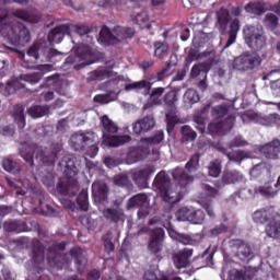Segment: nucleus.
Segmentation results:
<instances>
[{"instance_id":"obj_1","label":"nucleus","mask_w":280,"mask_h":280,"mask_svg":"<svg viewBox=\"0 0 280 280\" xmlns=\"http://www.w3.org/2000/svg\"><path fill=\"white\" fill-rule=\"evenodd\" d=\"M62 140L52 142L49 148H43L37 144H24L20 149V156L25 160L31 167H39L42 173L40 180L47 189L56 187V173L54 165L56 160L62 154Z\"/></svg>"},{"instance_id":"obj_2","label":"nucleus","mask_w":280,"mask_h":280,"mask_svg":"<svg viewBox=\"0 0 280 280\" xmlns=\"http://www.w3.org/2000/svg\"><path fill=\"white\" fill-rule=\"evenodd\" d=\"M0 36L14 45V47H25L32 35L30 30L21 22H11L10 13L5 9L0 8Z\"/></svg>"},{"instance_id":"obj_3","label":"nucleus","mask_w":280,"mask_h":280,"mask_svg":"<svg viewBox=\"0 0 280 280\" xmlns=\"http://www.w3.org/2000/svg\"><path fill=\"white\" fill-rule=\"evenodd\" d=\"M125 91H144L143 95H149L148 102L143 105V110L152 108V106H163V93L165 88L152 89V82L140 80L125 85Z\"/></svg>"},{"instance_id":"obj_4","label":"nucleus","mask_w":280,"mask_h":280,"mask_svg":"<svg viewBox=\"0 0 280 280\" xmlns=\"http://www.w3.org/2000/svg\"><path fill=\"white\" fill-rule=\"evenodd\" d=\"M171 187L172 182L170 179V175L164 171L158 173L153 179V189L160 194L164 202H168V205H176V202H178V192L173 191Z\"/></svg>"},{"instance_id":"obj_5","label":"nucleus","mask_w":280,"mask_h":280,"mask_svg":"<svg viewBox=\"0 0 280 280\" xmlns=\"http://www.w3.org/2000/svg\"><path fill=\"white\" fill-rule=\"evenodd\" d=\"M261 65V57L257 52L245 51L238 57L234 58L232 68L235 71H253Z\"/></svg>"},{"instance_id":"obj_6","label":"nucleus","mask_w":280,"mask_h":280,"mask_svg":"<svg viewBox=\"0 0 280 280\" xmlns=\"http://www.w3.org/2000/svg\"><path fill=\"white\" fill-rule=\"evenodd\" d=\"M27 56L34 60H45L46 62H54L56 56H62V52L50 48L45 43H35L27 50Z\"/></svg>"},{"instance_id":"obj_7","label":"nucleus","mask_w":280,"mask_h":280,"mask_svg":"<svg viewBox=\"0 0 280 280\" xmlns=\"http://www.w3.org/2000/svg\"><path fill=\"white\" fill-rule=\"evenodd\" d=\"M243 34L250 49H261L266 45L262 26L247 25L244 27Z\"/></svg>"},{"instance_id":"obj_8","label":"nucleus","mask_w":280,"mask_h":280,"mask_svg":"<svg viewBox=\"0 0 280 280\" xmlns=\"http://www.w3.org/2000/svg\"><path fill=\"white\" fill-rule=\"evenodd\" d=\"M236 119L237 117L235 115L230 114L223 120L211 121L208 125V133L211 137H224V135H229L233 130Z\"/></svg>"},{"instance_id":"obj_9","label":"nucleus","mask_w":280,"mask_h":280,"mask_svg":"<svg viewBox=\"0 0 280 280\" xmlns=\"http://www.w3.org/2000/svg\"><path fill=\"white\" fill-rule=\"evenodd\" d=\"M43 80V72H35L31 74H21L15 81L9 83L5 89V95H12L16 89H25V84L23 82H27V84H38Z\"/></svg>"},{"instance_id":"obj_10","label":"nucleus","mask_w":280,"mask_h":280,"mask_svg":"<svg viewBox=\"0 0 280 280\" xmlns=\"http://www.w3.org/2000/svg\"><path fill=\"white\" fill-rule=\"evenodd\" d=\"M230 246L235 252V256L243 261L244 264H248L249 261H253V258L255 257V252H253V247L250 244L245 242L244 240H232L230 241Z\"/></svg>"},{"instance_id":"obj_11","label":"nucleus","mask_w":280,"mask_h":280,"mask_svg":"<svg viewBox=\"0 0 280 280\" xmlns=\"http://www.w3.org/2000/svg\"><path fill=\"white\" fill-rule=\"evenodd\" d=\"M176 218L179 222H190V224H205V211L201 209H192V208H180L176 212Z\"/></svg>"},{"instance_id":"obj_12","label":"nucleus","mask_w":280,"mask_h":280,"mask_svg":"<svg viewBox=\"0 0 280 280\" xmlns=\"http://www.w3.org/2000/svg\"><path fill=\"white\" fill-rule=\"evenodd\" d=\"M129 209H138V219L143 220L150 215V203L147 194H138L128 200Z\"/></svg>"},{"instance_id":"obj_13","label":"nucleus","mask_w":280,"mask_h":280,"mask_svg":"<svg viewBox=\"0 0 280 280\" xmlns=\"http://www.w3.org/2000/svg\"><path fill=\"white\" fill-rule=\"evenodd\" d=\"M70 143L71 148H73L75 152H82L86 150L88 145H91V143H95V132H77L71 136Z\"/></svg>"},{"instance_id":"obj_14","label":"nucleus","mask_w":280,"mask_h":280,"mask_svg":"<svg viewBox=\"0 0 280 280\" xmlns=\"http://www.w3.org/2000/svg\"><path fill=\"white\" fill-rule=\"evenodd\" d=\"M165 240V231L161 228L154 229L150 234L148 250L151 255L159 257V253L163 250V242Z\"/></svg>"},{"instance_id":"obj_15","label":"nucleus","mask_w":280,"mask_h":280,"mask_svg":"<svg viewBox=\"0 0 280 280\" xmlns=\"http://www.w3.org/2000/svg\"><path fill=\"white\" fill-rule=\"evenodd\" d=\"M155 172L156 170L154 168V166L149 165L144 168H140L138 171L132 172L131 178L133 183L137 185V187H140V189H148V185L150 183V176Z\"/></svg>"},{"instance_id":"obj_16","label":"nucleus","mask_w":280,"mask_h":280,"mask_svg":"<svg viewBox=\"0 0 280 280\" xmlns=\"http://www.w3.org/2000/svg\"><path fill=\"white\" fill-rule=\"evenodd\" d=\"M191 257H194L192 248H183L173 254V264L176 270H183V268H189L191 266Z\"/></svg>"},{"instance_id":"obj_17","label":"nucleus","mask_w":280,"mask_h":280,"mask_svg":"<svg viewBox=\"0 0 280 280\" xmlns=\"http://www.w3.org/2000/svg\"><path fill=\"white\" fill-rule=\"evenodd\" d=\"M55 190L60 196H75L78 194V180L60 177Z\"/></svg>"},{"instance_id":"obj_18","label":"nucleus","mask_w":280,"mask_h":280,"mask_svg":"<svg viewBox=\"0 0 280 280\" xmlns=\"http://www.w3.org/2000/svg\"><path fill=\"white\" fill-rule=\"evenodd\" d=\"M93 56V50L88 45H79L74 48V54L68 56L65 60V65H75V62H82V60H89Z\"/></svg>"},{"instance_id":"obj_19","label":"nucleus","mask_w":280,"mask_h":280,"mask_svg":"<svg viewBox=\"0 0 280 280\" xmlns=\"http://www.w3.org/2000/svg\"><path fill=\"white\" fill-rule=\"evenodd\" d=\"M7 233H28L31 231L27 225V219H9L3 223Z\"/></svg>"},{"instance_id":"obj_20","label":"nucleus","mask_w":280,"mask_h":280,"mask_svg":"<svg viewBox=\"0 0 280 280\" xmlns=\"http://www.w3.org/2000/svg\"><path fill=\"white\" fill-rule=\"evenodd\" d=\"M155 124L154 115L150 114L136 121L132 126V130L135 135H144V132H150V130L154 128Z\"/></svg>"},{"instance_id":"obj_21","label":"nucleus","mask_w":280,"mask_h":280,"mask_svg":"<svg viewBox=\"0 0 280 280\" xmlns=\"http://www.w3.org/2000/svg\"><path fill=\"white\" fill-rule=\"evenodd\" d=\"M272 166H270V164L260 162L253 166V168L249 171V175L256 180H266V178H270Z\"/></svg>"},{"instance_id":"obj_22","label":"nucleus","mask_w":280,"mask_h":280,"mask_svg":"<svg viewBox=\"0 0 280 280\" xmlns=\"http://www.w3.org/2000/svg\"><path fill=\"white\" fill-rule=\"evenodd\" d=\"M130 141H132V138L128 135L113 136L110 133H104L102 145H105L106 148H119V145L130 143Z\"/></svg>"},{"instance_id":"obj_23","label":"nucleus","mask_w":280,"mask_h":280,"mask_svg":"<svg viewBox=\"0 0 280 280\" xmlns=\"http://www.w3.org/2000/svg\"><path fill=\"white\" fill-rule=\"evenodd\" d=\"M110 189L104 180H96L92 184V195L97 202H106L108 200V194Z\"/></svg>"},{"instance_id":"obj_24","label":"nucleus","mask_w":280,"mask_h":280,"mask_svg":"<svg viewBox=\"0 0 280 280\" xmlns=\"http://www.w3.org/2000/svg\"><path fill=\"white\" fill-rule=\"evenodd\" d=\"M275 218H277V213L272 208H262L253 213L256 224H270Z\"/></svg>"},{"instance_id":"obj_25","label":"nucleus","mask_w":280,"mask_h":280,"mask_svg":"<svg viewBox=\"0 0 280 280\" xmlns=\"http://www.w3.org/2000/svg\"><path fill=\"white\" fill-rule=\"evenodd\" d=\"M70 257L74 260L77 271L79 275L84 272V268H86V264H89V259L84 255V252L81 247H72L70 249Z\"/></svg>"},{"instance_id":"obj_26","label":"nucleus","mask_w":280,"mask_h":280,"mask_svg":"<svg viewBox=\"0 0 280 280\" xmlns=\"http://www.w3.org/2000/svg\"><path fill=\"white\" fill-rule=\"evenodd\" d=\"M115 75V72L106 67H100L89 73V82H103V80H108Z\"/></svg>"},{"instance_id":"obj_27","label":"nucleus","mask_w":280,"mask_h":280,"mask_svg":"<svg viewBox=\"0 0 280 280\" xmlns=\"http://www.w3.org/2000/svg\"><path fill=\"white\" fill-rule=\"evenodd\" d=\"M68 33H69V25H59L52 28L48 33V42L50 43V45H58L62 43L65 38V34H68Z\"/></svg>"},{"instance_id":"obj_28","label":"nucleus","mask_w":280,"mask_h":280,"mask_svg":"<svg viewBox=\"0 0 280 280\" xmlns=\"http://www.w3.org/2000/svg\"><path fill=\"white\" fill-rule=\"evenodd\" d=\"M261 154L266 159H279L280 153V141L279 139L272 140L260 148Z\"/></svg>"},{"instance_id":"obj_29","label":"nucleus","mask_w":280,"mask_h":280,"mask_svg":"<svg viewBox=\"0 0 280 280\" xmlns=\"http://www.w3.org/2000/svg\"><path fill=\"white\" fill-rule=\"evenodd\" d=\"M32 260L34 264L45 261V245L38 238L32 241Z\"/></svg>"},{"instance_id":"obj_30","label":"nucleus","mask_w":280,"mask_h":280,"mask_svg":"<svg viewBox=\"0 0 280 280\" xmlns=\"http://www.w3.org/2000/svg\"><path fill=\"white\" fill-rule=\"evenodd\" d=\"M178 104V91L171 90L164 94L162 97V106L164 110L178 109L176 106Z\"/></svg>"},{"instance_id":"obj_31","label":"nucleus","mask_w":280,"mask_h":280,"mask_svg":"<svg viewBox=\"0 0 280 280\" xmlns=\"http://www.w3.org/2000/svg\"><path fill=\"white\" fill-rule=\"evenodd\" d=\"M242 25L240 24V19H234L230 23V28L228 31V40L223 47V49H229L231 45H234L235 40H237V34L241 30Z\"/></svg>"},{"instance_id":"obj_32","label":"nucleus","mask_w":280,"mask_h":280,"mask_svg":"<svg viewBox=\"0 0 280 280\" xmlns=\"http://www.w3.org/2000/svg\"><path fill=\"white\" fill-rule=\"evenodd\" d=\"M245 12L247 14H255V16H261L262 14H266L268 12V3L266 2H248L244 7Z\"/></svg>"},{"instance_id":"obj_33","label":"nucleus","mask_w":280,"mask_h":280,"mask_svg":"<svg viewBox=\"0 0 280 280\" xmlns=\"http://www.w3.org/2000/svg\"><path fill=\"white\" fill-rule=\"evenodd\" d=\"M173 180L179 185V187H185L189 183H194V176L185 171V168H175L173 172Z\"/></svg>"},{"instance_id":"obj_34","label":"nucleus","mask_w":280,"mask_h":280,"mask_svg":"<svg viewBox=\"0 0 280 280\" xmlns=\"http://www.w3.org/2000/svg\"><path fill=\"white\" fill-rule=\"evenodd\" d=\"M124 215V209L120 208H106L103 210V218L113 224H119Z\"/></svg>"},{"instance_id":"obj_35","label":"nucleus","mask_w":280,"mask_h":280,"mask_svg":"<svg viewBox=\"0 0 280 280\" xmlns=\"http://www.w3.org/2000/svg\"><path fill=\"white\" fill-rule=\"evenodd\" d=\"M165 110V121H166V132L172 135L176 124H179L180 118H178V109H164Z\"/></svg>"},{"instance_id":"obj_36","label":"nucleus","mask_w":280,"mask_h":280,"mask_svg":"<svg viewBox=\"0 0 280 280\" xmlns=\"http://www.w3.org/2000/svg\"><path fill=\"white\" fill-rule=\"evenodd\" d=\"M243 178L244 175H242L240 171L225 170L222 174L221 182L223 183V185H235V183H241Z\"/></svg>"},{"instance_id":"obj_37","label":"nucleus","mask_w":280,"mask_h":280,"mask_svg":"<svg viewBox=\"0 0 280 280\" xmlns=\"http://www.w3.org/2000/svg\"><path fill=\"white\" fill-rule=\"evenodd\" d=\"M231 110H233V105H215L211 108V117H213V119H222L223 117H229V115H235L231 114Z\"/></svg>"},{"instance_id":"obj_38","label":"nucleus","mask_w":280,"mask_h":280,"mask_svg":"<svg viewBox=\"0 0 280 280\" xmlns=\"http://www.w3.org/2000/svg\"><path fill=\"white\" fill-rule=\"evenodd\" d=\"M217 21L220 32L224 34V32H226V27H229V22L231 21V13L228 9L221 8L217 11Z\"/></svg>"},{"instance_id":"obj_39","label":"nucleus","mask_w":280,"mask_h":280,"mask_svg":"<svg viewBox=\"0 0 280 280\" xmlns=\"http://www.w3.org/2000/svg\"><path fill=\"white\" fill-rule=\"evenodd\" d=\"M12 117H13L18 128L20 130H23V128H25V126L27 124L25 121V107H23V105H15L13 107Z\"/></svg>"},{"instance_id":"obj_40","label":"nucleus","mask_w":280,"mask_h":280,"mask_svg":"<svg viewBox=\"0 0 280 280\" xmlns=\"http://www.w3.org/2000/svg\"><path fill=\"white\" fill-rule=\"evenodd\" d=\"M63 161L66 163L63 178H69V180H73V178L78 176V166H75V162L71 158H65Z\"/></svg>"},{"instance_id":"obj_41","label":"nucleus","mask_w":280,"mask_h":280,"mask_svg":"<svg viewBox=\"0 0 280 280\" xmlns=\"http://www.w3.org/2000/svg\"><path fill=\"white\" fill-rule=\"evenodd\" d=\"M114 34L116 36V40L121 43V40H126L127 38H132L135 36V28L132 27H114Z\"/></svg>"},{"instance_id":"obj_42","label":"nucleus","mask_w":280,"mask_h":280,"mask_svg":"<svg viewBox=\"0 0 280 280\" xmlns=\"http://www.w3.org/2000/svg\"><path fill=\"white\" fill-rule=\"evenodd\" d=\"M265 233L268 237L280 240V221H277V218H275L270 223L267 224Z\"/></svg>"},{"instance_id":"obj_43","label":"nucleus","mask_w":280,"mask_h":280,"mask_svg":"<svg viewBox=\"0 0 280 280\" xmlns=\"http://www.w3.org/2000/svg\"><path fill=\"white\" fill-rule=\"evenodd\" d=\"M27 113L30 117L33 119H40V117H45V115H49V107L43 105H32Z\"/></svg>"},{"instance_id":"obj_44","label":"nucleus","mask_w":280,"mask_h":280,"mask_svg":"<svg viewBox=\"0 0 280 280\" xmlns=\"http://www.w3.org/2000/svg\"><path fill=\"white\" fill-rule=\"evenodd\" d=\"M2 167L5 172H9V174L21 173V165L10 158L2 159Z\"/></svg>"},{"instance_id":"obj_45","label":"nucleus","mask_w":280,"mask_h":280,"mask_svg":"<svg viewBox=\"0 0 280 280\" xmlns=\"http://www.w3.org/2000/svg\"><path fill=\"white\" fill-rule=\"evenodd\" d=\"M153 47L155 48V58H159L160 60H163V58H167L170 54V46H167V44H163L162 42H155L153 44Z\"/></svg>"},{"instance_id":"obj_46","label":"nucleus","mask_w":280,"mask_h":280,"mask_svg":"<svg viewBox=\"0 0 280 280\" xmlns=\"http://www.w3.org/2000/svg\"><path fill=\"white\" fill-rule=\"evenodd\" d=\"M100 38L102 43H105L106 45H113V43L117 40V35H115L114 31L110 32V28L105 27L100 32Z\"/></svg>"},{"instance_id":"obj_47","label":"nucleus","mask_w":280,"mask_h":280,"mask_svg":"<svg viewBox=\"0 0 280 280\" xmlns=\"http://www.w3.org/2000/svg\"><path fill=\"white\" fill-rule=\"evenodd\" d=\"M264 24L270 32H275L279 27V18L273 13H267L264 19Z\"/></svg>"},{"instance_id":"obj_48","label":"nucleus","mask_w":280,"mask_h":280,"mask_svg":"<svg viewBox=\"0 0 280 280\" xmlns=\"http://www.w3.org/2000/svg\"><path fill=\"white\" fill-rule=\"evenodd\" d=\"M249 156H250V153L244 150H237L232 153L230 152V154H228L229 161H232L233 163H238V165L242 164L244 159H248Z\"/></svg>"},{"instance_id":"obj_49","label":"nucleus","mask_w":280,"mask_h":280,"mask_svg":"<svg viewBox=\"0 0 280 280\" xmlns=\"http://www.w3.org/2000/svg\"><path fill=\"white\" fill-rule=\"evenodd\" d=\"M180 132H182V140L186 142L196 141L198 137V133H196V131H194V129H191L189 125H184L180 128Z\"/></svg>"},{"instance_id":"obj_50","label":"nucleus","mask_w":280,"mask_h":280,"mask_svg":"<svg viewBox=\"0 0 280 280\" xmlns=\"http://www.w3.org/2000/svg\"><path fill=\"white\" fill-rule=\"evenodd\" d=\"M200 165V153H195L190 156L185 165V170L191 174V172H197Z\"/></svg>"},{"instance_id":"obj_51","label":"nucleus","mask_w":280,"mask_h":280,"mask_svg":"<svg viewBox=\"0 0 280 280\" xmlns=\"http://www.w3.org/2000/svg\"><path fill=\"white\" fill-rule=\"evenodd\" d=\"M52 261L57 270H62V268H67L70 264L69 257L65 254H55Z\"/></svg>"},{"instance_id":"obj_52","label":"nucleus","mask_w":280,"mask_h":280,"mask_svg":"<svg viewBox=\"0 0 280 280\" xmlns=\"http://www.w3.org/2000/svg\"><path fill=\"white\" fill-rule=\"evenodd\" d=\"M101 121L106 132L117 135L119 127H117V125L110 118H108V116H103Z\"/></svg>"},{"instance_id":"obj_53","label":"nucleus","mask_w":280,"mask_h":280,"mask_svg":"<svg viewBox=\"0 0 280 280\" xmlns=\"http://www.w3.org/2000/svg\"><path fill=\"white\" fill-rule=\"evenodd\" d=\"M208 174L212 178H218V176L222 174V163H220L218 160L210 162L208 166Z\"/></svg>"},{"instance_id":"obj_54","label":"nucleus","mask_w":280,"mask_h":280,"mask_svg":"<svg viewBox=\"0 0 280 280\" xmlns=\"http://www.w3.org/2000/svg\"><path fill=\"white\" fill-rule=\"evenodd\" d=\"M113 183L117 187H126L127 189H130V187H132V184L130 183V178H128V175H124V174L115 175Z\"/></svg>"},{"instance_id":"obj_55","label":"nucleus","mask_w":280,"mask_h":280,"mask_svg":"<svg viewBox=\"0 0 280 280\" xmlns=\"http://www.w3.org/2000/svg\"><path fill=\"white\" fill-rule=\"evenodd\" d=\"M77 205L81 211H89V194L82 190L79 196L77 197Z\"/></svg>"},{"instance_id":"obj_56","label":"nucleus","mask_w":280,"mask_h":280,"mask_svg":"<svg viewBox=\"0 0 280 280\" xmlns=\"http://www.w3.org/2000/svg\"><path fill=\"white\" fill-rule=\"evenodd\" d=\"M13 16L20 19L21 21H25V23H36V20H34L32 14L25 10L18 9L13 11Z\"/></svg>"},{"instance_id":"obj_57","label":"nucleus","mask_w":280,"mask_h":280,"mask_svg":"<svg viewBox=\"0 0 280 280\" xmlns=\"http://www.w3.org/2000/svg\"><path fill=\"white\" fill-rule=\"evenodd\" d=\"M255 194H260V196H265V198H270L272 196L277 195V191L272 189L271 186L265 185L260 187L259 189H255Z\"/></svg>"},{"instance_id":"obj_58","label":"nucleus","mask_w":280,"mask_h":280,"mask_svg":"<svg viewBox=\"0 0 280 280\" xmlns=\"http://www.w3.org/2000/svg\"><path fill=\"white\" fill-rule=\"evenodd\" d=\"M200 73H207V65H205V63L195 65L191 68L190 77L198 78V75H200Z\"/></svg>"},{"instance_id":"obj_59","label":"nucleus","mask_w":280,"mask_h":280,"mask_svg":"<svg viewBox=\"0 0 280 280\" xmlns=\"http://www.w3.org/2000/svg\"><path fill=\"white\" fill-rule=\"evenodd\" d=\"M106 253H113L115 250V243L110 240V232L102 237Z\"/></svg>"},{"instance_id":"obj_60","label":"nucleus","mask_w":280,"mask_h":280,"mask_svg":"<svg viewBox=\"0 0 280 280\" xmlns=\"http://www.w3.org/2000/svg\"><path fill=\"white\" fill-rule=\"evenodd\" d=\"M201 189L208 198H215L219 194L218 189L209 184H201Z\"/></svg>"},{"instance_id":"obj_61","label":"nucleus","mask_w":280,"mask_h":280,"mask_svg":"<svg viewBox=\"0 0 280 280\" xmlns=\"http://www.w3.org/2000/svg\"><path fill=\"white\" fill-rule=\"evenodd\" d=\"M195 60H198V49L197 48H190L186 58H185V65L186 67H189L191 62Z\"/></svg>"},{"instance_id":"obj_62","label":"nucleus","mask_w":280,"mask_h":280,"mask_svg":"<svg viewBox=\"0 0 280 280\" xmlns=\"http://www.w3.org/2000/svg\"><path fill=\"white\" fill-rule=\"evenodd\" d=\"M94 102L96 104H110L113 100L110 98V94H98L94 96Z\"/></svg>"},{"instance_id":"obj_63","label":"nucleus","mask_w":280,"mask_h":280,"mask_svg":"<svg viewBox=\"0 0 280 280\" xmlns=\"http://www.w3.org/2000/svg\"><path fill=\"white\" fill-rule=\"evenodd\" d=\"M202 208L205 209L209 218H215V209L213 208V201H205L202 203Z\"/></svg>"},{"instance_id":"obj_64","label":"nucleus","mask_w":280,"mask_h":280,"mask_svg":"<svg viewBox=\"0 0 280 280\" xmlns=\"http://www.w3.org/2000/svg\"><path fill=\"white\" fill-rule=\"evenodd\" d=\"M267 122L269 126H280V115L270 114L269 116H267Z\"/></svg>"}]
</instances>
